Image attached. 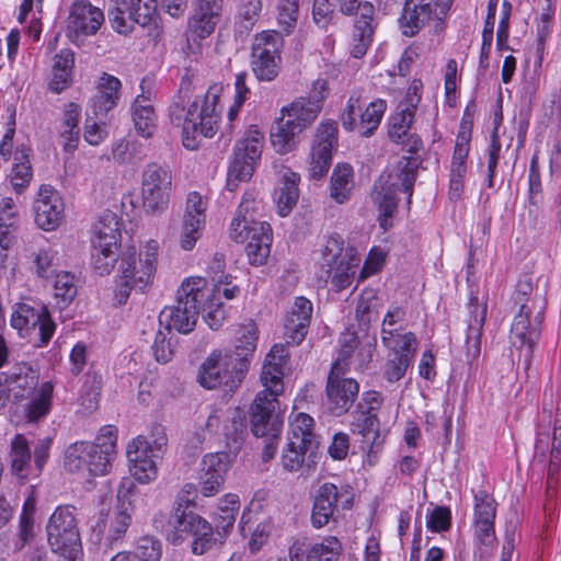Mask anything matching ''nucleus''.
<instances>
[{
  "label": "nucleus",
  "instance_id": "c9c22d12",
  "mask_svg": "<svg viewBox=\"0 0 561 561\" xmlns=\"http://www.w3.org/2000/svg\"><path fill=\"white\" fill-rule=\"evenodd\" d=\"M245 181V138H240L234 145L233 152L227 170L226 186L222 193L224 199H232L228 194H233L242 182Z\"/></svg>",
  "mask_w": 561,
  "mask_h": 561
},
{
  "label": "nucleus",
  "instance_id": "69168bd1",
  "mask_svg": "<svg viewBox=\"0 0 561 561\" xmlns=\"http://www.w3.org/2000/svg\"><path fill=\"white\" fill-rule=\"evenodd\" d=\"M264 148V135L251 126L248 129V179L254 173L260 164Z\"/></svg>",
  "mask_w": 561,
  "mask_h": 561
},
{
  "label": "nucleus",
  "instance_id": "20e7f679",
  "mask_svg": "<svg viewBox=\"0 0 561 561\" xmlns=\"http://www.w3.org/2000/svg\"><path fill=\"white\" fill-rule=\"evenodd\" d=\"M251 432L254 436L251 443L253 461L261 471L268 469L267 465L275 458L283 428V417L279 414V403L254 400L251 405Z\"/></svg>",
  "mask_w": 561,
  "mask_h": 561
},
{
  "label": "nucleus",
  "instance_id": "13d9d810",
  "mask_svg": "<svg viewBox=\"0 0 561 561\" xmlns=\"http://www.w3.org/2000/svg\"><path fill=\"white\" fill-rule=\"evenodd\" d=\"M140 500V494L135 482L130 479H124L117 490L115 512L128 513L133 518L137 502Z\"/></svg>",
  "mask_w": 561,
  "mask_h": 561
},
{
  "label": "nucleus",
  "instance_id": "4d7b16f0",
  "mask_svg": "<svg viewBox=\"0 0 561 561\" xmlns=\"http://www.w3.org/2000/svg\"><path fill=\"white\" fill-rule=\"evenodd\" d=\"M87 446L88 442H76L66 449L64 466L68 472L87 471L90 474V458L84 455L89 450Z\"/></svg>",
  "mask_w": 561,
  "mask_h": 561
},
{
  "label": "nucleus",
  "instance_id": "2eb2a0df",
  "mask_svg": "<svg viewBox=\"0 0 561 561\" xmlns=\"http://www.w3.org/2000/svg\"><path fill=\"white\" fill-rule=\"evenodd\" d=\"M159 244L149 240L137 253L135 247H127L119 254L118 274L121 278L138 282V276H148V286L152 284L158 263Z\"/></svg>",
  "mask_w": 561,
  "mask_h": 561
},
{
  "label": "nucleus",
  "instance_id": "052dcab7",
  "mask_svg": "<svg viewBox=\"0 0 561 561\" xmlns=\"http://www.w3.org/2000/svg\"><path fill=\"white\" fill-rule=\"evenodd\" d=\"M162 546L160 540L146 536L138 540L131 551H127V561H160Z\"/></svg>",
  "mask_w": 561,
  "mask_h": 561
},
{
  "label": "nucleus",
  "instance_id": "ddd939ff",
  "mask_svg": "<svg viewBox=\"0 0 561 561\" xmlns=\"http://www.w3.org/2000/svg\"><path fill=\"white\" fill-rule=\"evenodd\" d=\"M283 38L276 31H265L252 44V70L261 81H272L278 73Z\"/></svg>",
  "mask_w": 561,
  "mask_h": 561
},
{
  "label": "nucleus",
  "instance_id": "0eeeda50",
  "mask_svg": "<svg viewBox=\"0 0 561 561\" xmlns=\"http://www.w3.org/2000/svg\"><path fill=\"white\" fill-rule=\"evenodd\" d=\"M48 543L53 551L75 560L81 551V539L71 506H58L46 526Z\"/></svg>",
  "mask_w": 561,
  "mask_h": 561
},
{
  "label": "nucleus",
  "instance_id": "b1692460",
  "mask_svg": "<svg viewBox=\"0 0 561 561\" xmlns=\"http://www.w3.org/2000/svg\"><path fill=\"white\" fill-rule=\"evenodd\" d=\"M206 208L207 206L198 192L194 191L187 194L180 233V245L183 250L191 251L202 237L206 222Z\"/></svg>",
  "mask_w": 561,
  "mask_h": 561
},
{
  "label": "nucleus",
  "instance_id": "9b49d317",
  "mask_svg": "<svg viewBox=\"0 0 561 561\" xmlns=\"http://www.w3.org/2000/svg\"><path fill=\"white\" fill-rule=\"evenodd\" d=\"M172 173L168 167L157 162L147 164L142 172V206L148 214L163 213L169 205Z\"/></svg>",
  "mask_w": 561,
  "mask_h": 561
},
{
  "label": "nucleus",
  "instance_id": "39448f33",
  "mask_svg": "<svg viewBox=\"0 0 561 561\" xmlns=\"http://www.w3.org/2000/svg\"><path fill=\"white\" fill-rule=\"evenodd\" d=\"M204 278L191 277L184 280L176 291V305L165 307L159 316L160 324L165 323V329L170 332L172 329L179 333H191L197 322L198 297H204L207 291H203Z\"/></svg>",
  "mask_w": 561,
  "mask_h": 561
},
{
  "label": "nucleus",
  "instance_id": "f704fd0d",
  "mask_svg": "<svg viewBox=\"0 0 561 561\" xmlns=\"http://www.w3.org/2000/svg\"><path fill=\"white\" fill-rule=\"evenodd\" d=\"M203 291H207L204 297H198L201 308L198 314L204 313V320L211 330H218L225 320V310L220 300V288L217 285L209 287L204 278Z\"/></svg>",
  "mask_w": 561,
  "mask_h": 561
},
{
  "label": "nucleus",
  "instance_id": "bb28decb",
  "mask_svg": "<svg viewBox=\"0 0 561 561\" xmlns=\"http://www.w3.org/2000/svg\"><path fill=\"white\" fill-rule=\"evenodd\" d=\"M335 9L344 15L359 14L370 18L375 14L371 2L363 0H314L312 16L320 28H327L334 18Z\"/></svg>",
  "mask_w": 561,
  "mask_h": 561
},
{
  "label": "nucleus",
  "instance_id": "6e6d98bb",
  "mask_svg": "<svg viewBox=\"0 0 561 561\" xmlns=\"http://www.w3.org/2000/svg\"><path fill=\"white\" fill-rule=\"evenodd\" d=\"M300 133L296 131V128L294 129V126L283 117L271 133L272 146L278 153H287L296 147V137Z\"/></svg>",
  "mask_w": 561,
  "mask_h": 561
},
{
  "label": "nucleus",
  "instance_id": "58836bf2",
  "mask_svg": "<svg viewBox=\"0 0 561 561\" xmlns=\"http://www.w3.org/2000/svg\"><path fill=\"white\" fill-rule=\"evenodd\" d=\"M8 379L9 387L13 385L19 391L15 393L18 400L27 398L38 383V376L27 363H20L3 371Z\"/></svg>",
  "mask_w": 561,
  "mask_h": 561
},
{
  "label": "nucleus",
  "instance_id": "ea45409f",
  "mask_svg": "<svg viewBox=\"0 0 561 561\" xmlns=\"http://www.w3.org/2000/svg\"><path fill=\"white\" fill-rule=\"evenodd\" d=\"M224 435L228 449L225 454L237 456L245 443V411L241 407L236 408L232 416L225 424Z\"/></svg>",
  "mask_w": 561,
  "mask_h": 561
},
{
  "label": "nucleus",
  "instance_id": "c756f323",
  "mask_svg": "<svg viewBox=\"0 0 561 561\" xmlns=\"http://www.w3.org/2000/svg\"><path fill=\"white\" fill-rule=\"evenodd\" d=\"M228 462L226 454L215 453L203 457L199 484L204 496H213L221 490L228 470Z\"/></svg>",
  "mask_w": 561,
  "mask_h": 561
},
{
  "label": "nucleus",
  "instance_id": "79ce46f5",
  "mask_svg": "<svg viewBox=\"0 0 561 561\" xmlns=\"http://www.w3.org/2000/svg\"><path fill=\"white\" fill-rule=\"evenodd\" d=\"M313 419L306 413H298L290 422L287 440L293 444L302 445V447L317 449L319 440L313 432Z\"/></svg>",
  "mask_w": 561,
  "mask_h": 561
},
{
  "label": "nucleus",
  "instance_id": "4c0bfd02",
  "mask_svg": "<svg viewBox=\"0 0 561 561\" xmlns=\"http://www.w3.org/2000/svg\"><path fill=\"white\" fill-rule=\"evenodd\" d=\"M352 432L363 436V449L371 451L379 440V420L371 410L355 411Z\"/></svg>",
  "mask_w": 561,
  "mask_h": 561
},
{
  "label": "nucleus",
  "instance_id": "a18cd8bd",
  "mask_svg": "<svg viewBox=\"0 0 561 561\" xmlns=\"http://www.w3.org/2000/svg\"><path fill=\"white\" fill-rule=\"evenodd\" d=\"M477 298L471 299V319L468 325V335L466 340L467 354L476 358L480 354V339L482 335L483 324L486 318V305H473Z\"/></svg>",
  "mask_w": 561,
  "mask_h": 561
},
{
  "label": "nucleus",
  "instance_id": "7c9ffc66",
  "mask_svg": "<svg viewBox=\"0 0 561 561\" xmlns=\"http://www.w3.org/2000/svg\"><path fill=\"white\" fill-rule=\"evenodd\" d=\"M311 316V301L305 297H297L285 319L284 335L287 344L298 345L305 340Z\"/></svg>",
  "mask_w": 561,
  "mask_h": 561
},
{
  "label": "nucleus",
  "instance_id": "2f4dec72",
  "mask_svg": "<svg viewBox=\"0 0 561 561\" xmlns=\"http://www.w3.org/2000/svg\"><path fill=\"white\" fill-rule=\"evenodd\" d=\"M272 229L268 222L252 220L248 225V263L265 264L271 254Z\"/></svg>",
  "mask_w": 561,
  "mask_h": 561
},
{
  "label": "nucleus",
  "instance_id": "864d4df0",
  "mask_svg": "<svg viewBox=\"0 0 561 561\" xmlns=\"http://www.w3.org/2000/svg\"><path fill=\"white\" fill-rule=\"evenodd\" d=\"M54 386L50 381L42 383L38 396L33 398L25 409V415L30 423H35L46 416L51 409Z\"/></svg>",
  "mask_w": 561,
  "mask_h": 561
},
{
  "label": "nucleus",
  "instance_id": "a878e982",
  "mask_svg": "<svg viewBox=\"0 0 561 561\" xmlns=\"http://www.w3.org/2000/svg\"><path fill=\"white\" fill-rule=\"evenodd\" d=\"M122 98V81L104 72L96 85L95 94L89 101V111L101 124L110 118L111 113L118 105Z\"/></svg>",
  "mask_w": 561,
  "mask_h": 561
},
{
  "label": "nucleus",
  "instance_id": "4be33fe9",
  "mask_svg": "<svg viewBox=\"0 0 561 561\" xmlns=\"http://www.w3.org/2000/svg\"><path fill=\"white\" fill-rule=\"evenodd\" d=\"M34 220L45 231L55 230L65 215L64 201L51 185L43 184L33 203Z\"/></svg>",
  "mask_w": 561,
  "mask_h": 561
},
{
  "label": "nucleus",
  "instance_id": "3c124183",
  "mask_svg": "<svg viewBox=\"0 0 561 561\" xmlns=\"http://www.w3.org/2000/svg\"><path fill=\"white\" fill-rule=\"evenodd\" d=\"M206 522L187 506L174 507L170 523L175 529L178 537L182 540L190 538L196 529Z\"/></svg>",
  "mask_w": 561,
  "mask_h": 561
},
{
  "label": "nucleus",
  "instance_id": "aec40b11",
  "mask_svg": "<svg viewBox=\"0 0 561 561\" xmlns=\"http://www.w3.org/2000/svg\"><path fill=\"white\" fill-rule=\"evenodd\" d=\"M104 22L103 11L89 0H76L69 12L67 36L72 43L98 33Z\"/></svg>",
  "mask_w": 561,
  "mask_h": 561
},
{
  "label": "nucleus",
  "instance_id": "c03bdc74",
  "mask_svg": "<svg viewBox=\"0 0 561 561\" xmlns=\"http://www.w3.org/2000/svg\"><path fill=\"white\" fill-rule=\"evenodd\" d=\"M91 264L94 272L100 276L111 274L115 263H119V247L91 241Z\"/></svg>",
  "mask_w": 561,
  "mask_h": 561
},
{
  "label": "nucleus",
  "instance_id": "5701e85b",
  "mask_svg": "<svg viewBox=\"0 0 561 561\" xmlns=\"http://www.w3.org/2000/svg\"><path fill=\"white\" fill-rule=\"evenodd\" d=\"M339 504L344 510L352 506V496L347 491L340 492L333 483H323L317 491L312 513L311 523L314 527L321 528L329 524L337 510Z\"/></svg>",
  "mask_w": 561,
  "mask_h": 561
},
{
  "label": "nucleus",
  "instance_id": "774afa93",
  "mask_svg": "<svg viewBox=\"0 0 561 561\" xmlns=\"http://www.w3.org/2000/svg\"><path fill=\"white\" fill-rule=\"evenodd\" d=\"M299 15V0L278 1V24L286 34L296 27Z\"/></svg>",
  "mask_w": 561,
  "mask_h": 561
},
{
  "label": "nucleus",
  "instance_id": "5fc2aeb1",
  "mask_svg": "<svg viewBox=\"0 0 561 561\" xmlns=\"http://www.w3.org/2000/svg\"><path fill=\"white\" fill-rule=\"evenodd\" d=\"M381 307V299L377 296L375 290L365 289L356 306V318L359 324L368 325L370 322L377 321Z\"/></svg>",
  "mask_w": 561,
  "mask_h": 561
},
{
  "label": "nucleus",
  "instance_id": "a19ab883",
  "mask_svg": "<svg viewBox=\"0 0 561 561\" xmlns=\"http://www.w3.org/2000/svg\"><path fill=\"white\" fill-rule=\"evenodd\" d=\"M300 175L288 168L282 171V181L277 196V208L280 216H287L299 198L298 184Z\"/></svg>",
  "mask_w": 561,
  "mask_h": 561
},
{
  "label": "nucleus",
  "instance_id": "f03ea898",
  "mask_svg": "<svg viewBox=\"0 0 561 561\" xmlns=\"http://www.w3.org/2000/svg\"><path fill=\"white\" fill-rule=\"evenodd\" d=\"M419 163L411 157H402L394 165L386 170L375 182L371 199L378 209L379 226L387 231L392 227V217L397 213V191L408 193L411 203L413 185L417 175Z\"/></svg>",
  "mask_w": 561,
  "mask_h": 561
},
{
  "label": "nucleus",
  "instance_id": "338daca9",
  "mask_svg": "<svg viewBox=\"0 0 561 561\" xmlns=\"http://www.w3.org/2000/svg\"><path fill=\"white\" fill-rule=\"evenodd\" d=\"M192 538V552L201 556L214 548L218 538L215 537L214 527L206 520L196 531L190 535Z\"/></svg>",
  "mask_w": 561,
  "mask_h": 561
},
{
  "label": "nucleus",
  "instance_id": "09e8293b",
  "mask_svg": "<svg viewBox=\"0 0 561 561\" xmlns=\"http://www.w3.org/2000/svg\"><path fill=\"white\" fill-rule=\"evenodd\" d=\"M354 173L350 164H337L331 176V197L339 204L350 199L354 186Z\"/></svg>",
  "mask_w": 561,
  "mask_h": 561
},
{
  "label": "nucleus",
  "instance_id": "0e129e2a",
  "mask_svg": "<svg viewBox=\"0 0 561 561\" xmlns=\"http://www.w3.org/2000/svg\"><path fill=\"white\" fill-rule=\"evenodd\" d=\"M57 251L51 248L39 249L34 253L33 264L37 277L48 279L55 276L57 268Z\"/></svg>",
  "mask_w": 561,
  "mask_h": 561
},
{
  "label": "nucleus",
  "instance_id": "f8f14e48",
  "mask_svg": "<svg viewBox=\"0 0 561 561\" xmlns=\"http://www.w3.org/2000/svg\"><path fill=\"white\" fill-rule=\"evenodd\" d=\"M362 93L354 91L341 115V123L345 130H357L363 137H370L378 128L387 110L386 101L377 99L370 102L364 112L360 106Z\"/></svg>",
  "mask_w": 561,
  "mask_h": 561
},
{
  "label": "nucleus",
  "instance_id": "423d86ee",
  "mask_svg": "<svg viewBox=\"0 0 561 561\" xmlns=\"http://www.w3.org/2000/svg\"><path fill=\"white\" fill-rule=\"evenodd\" d=\"M546 307V297H536L529 305L518 307V312L514 317L510 340L514 347L524 351L526 362L529 360L534 346L540 339Z\"/></svg>",
  "mask_w": 561,
  "mask_h": 561
},
{
  "label": "nucleus",
  "instance_id": "680f3d73",
  "mask_svg": "<svg viewBox=\"0 0 561 561\" xmlns=\"http://www.w3.org/2000/svg\"><path fill=\"white\" fill-rule=\"evenodd\" d=\"M313 453L314 449L287 440L282 451L280 465L287 472H297L302 467L306 455L312 456Z\"/></svg>",
  "mask_w": 561,
  "mask_h": 561
},
{
  "label": "nucleus",
  "instance_id": "de8ad7c7",
  "mask_svg": "<svg viewBox=\"0 0 561 561\" xmlns=\"http://www.w3.org/2000/svg\"><path fill=\"white\" fill-rule=\"evenodd\" d=\"M381 342L387 348L392 351V356L409 355L410 363L414 357L417 345L416 336L412 332L400 334L381 330Z\"/></svg>",
  "mask_w": 561,
  "mask_h": 561
},
{
  "label": "nucleus",
  "instance_id": "37998d69",
  "mask_svg": "<svg viewBox=\"0 0 561 561\" xmlns=\"http://www.w3.org/2000/svg\"><path fill=\"white\" fill-rule=\"evenodd\" d=\"M31 449L23 434H16L11 442L10 459L12 472L20 479L27 480L32 474Z\"/></svg>",
  "mask_w": 561,
  "mask_h": 561
},
{
  "label": "nucleus",
  "instance_id": "f257e3e1",
  "mask_svg": "<svg viewBox=\"0 0 561 561\" xmlns=\"http://www.w3.org/2000/svg\"><path fill=\"white\" fill-rule=\"evenodd\" d=\"M205 85L204 78L192 66L183 68L178 93L168 108L170 123L182 128V145L188 150H196L202 137L213 138L222 115L220 98L222 85L214 83L204 95L193 94Z\"/></svg>",
  "mask_w": 561,
  "mask_h": 561
},
{
  "label": "nucleus",
  "instance_id": "7ed1b4c3",
  "mask_svg": "<svg viewBox=\"0 0 561 561\" xmlns=\"http://www.w3.org/2000/svg\"><path fill=\"white\" fill-rule=\"evenodd\" d=\"M245 345L239 339L233 346L214 350L201 364L197 381L205 389L234 392L245 377Z\"/></svg>",
  "mask_w": 561,
  "mask_h": 561
},
{
  "label": "nucleus",
  "instance_id": "49530a36",
  "mask_svg": "<svg viewBox=\"0 0 561 561\" xmlns=\"http://www.w3.org/2000/svg\"><path fill=\"white\" fill-rule=\"evenodd\" d=\"M121 239L122 233L118 217L112 211H106L100 217L98 224L94 225L91 241H101V243L121 247Z\"/></svg>",
  "mask_w": 561,
  "mask_h": 561
},
{
  "label": "nucleus",
  "instance_id": "cd10ccee",
  "mask_svg": "<svg viewBox=\"0 0 561 561\" xmlns=\"http://www.w3.org/2000/svg\"><path fill=\"white\" fill-rule=\"evenodd\" d=\"M127 457L130 462V473L136 481L146 484L157 479V460L161 457L152 456L146 436L139 435L127 447Z\"/></svg>",
  "mask_w": 561,
  "mask_h": 561
},
{
  "label": "nucleus",
  "instance_id": "603ef678",
  "mask_svg": "<svg viewBox=\"0 0 561 561\" xmlns=\"http://www.w3.org/2000/svg\"><path fill=\"white\" fill-rule=\"evenodd\" d=\"M112 157L118 164L136 165L146 158V152L142 144L123 138L113 145Z\"/></svg>",
  "mask_w": 561,
  "mask_h": 561
},
{
  "label": "nucleus",
  "instance_id": "6ab92c4d",
  "mask_svg": "<svg viewBox=\"0 0 561 561\" xmlns=\"http://www.w3.org/2000/svg\"><path fill=\"white\" fill-rule=\"evenodd\" d=\"M337 131L335 121H325L318 126L309 167L312 179L319 180L328 173L332 162V150L337 145Z\"/></svg>",
  "mask_w": 561,
  "mask_h": 561
},
{
  "label": "nucleus",
  "instance_id": "412c9836",
  "mask_svg": "<svg viewBox=\"0 0 561 561\" xmlns=\"http://www.w3.org/2000/svg\"><path fill=\"white\" fill-rule=\"evenodd\" d=\"M117 428L105 425L100 428L94 442H88L89 450L84 454L90 458V476H105L112 468L116 457Z\"/></svg>",
  "mask_w": 561,
  "mask_h": 561
},
{
  "label": "nucleus",
  "instance_id": "1a4fd4ad",
  "mask_svg": "<svg viewBox=\"0 0 561 561\" xmlns=\"http://www.w3.org/2000/svg\"><path fill=\"white\" fill-rule=\"evenodd\" d=\"M11 327L19 331L21 336L31 330L38 328V339L34 341L33 346L42 348L48 345L56 331V323L44 304L20 302L16 305L10 319Z\"/></svg>",
  "mask_w": 561,
  "mask_h": 561
},
{
  "label": "nucleus",
  "instance_id": "dca6fc26",
  "mask_svg": "<svg viewBox=\"0 0 561 561\" xmlns=\"http://www.w3.org/2000/svg\"><path fill=\"white\" fill-rule=\"evenodd\" d=\"M221 9L222 0H197L185 32L186 48L191 54H198L201 50L199 42L213 34L219 21Z\"/></svg>",
  "mask_w": 561,
  "mask_h": 561
},
{
  "label": "nucleus",
  "instance_id": "8fccbe9b",
  "mask_svg": "<svg viewBox=\"0 0 561 561\" xmlns=\"http://www.w3.org/2000/svg\"><path fill=\"white\" fill-rule=\"evenodd\" d=\"M373 19L374 16L363 18L359 15L355 20L351 43V55L355 58H362L373 42L375 32Z\"/></svg>",
  "mask_w": 561,
  "mask_h": 561
},
{
  "label": "nucleus",
  "instance_id": "c85d7f7f",
  "mask_svg": "<svg viewBox=\"0 0 561 561\" xmlns=\"http://www.w3.org/2000/svg\"><path fill=\"white\" fill-rule=\"evenodd\" d=\"M413 105H399V111L390 117L388 135L389 138L410 153H415L422 147L420 137L411 133V126L414 118Z\"/></svg>",
  "mask_w": 561,
  "mask_h": 561
},
{
  "label": "nucleus",
  "instance_id": "4468645a",
  "mask_svg": "<svg viewBox=\"0 0 561 561\" xmlns=\"http://www.w3.org/2000/svg\"><path fill=\"white\" fill-rule=\"evenodd\" d=\"M448 5L436 0H405L399 19L400 28L405 36H414L430 23L438 27L447 14Z\"/></svg>",
  "mask_w": 561,
  "mask_h": 561
},
{
  "label": "nucleus",
  "instance_id": "bf43d9fd",
  "mask_svg": "<svg viewBox=\"0 0 561 561\" xmlns=\"http://www.w3.org/2000/svg\"><path fill=\"white\" fill-rule=\"evenodd\" d=\"M342 545L336 537H327L321 542L314 543L307 553L306 561H339Z\"/></svg>",
  "mask_w": 561,
  "mask_h": 561
},
{
  "label": "nucleus",
  "instance_id": "72a5a7b5",
  "mask_svg": "<svg viewBox=\"0 0 561 561\" xmlns=\"http://www.w3.org/2000/svg\"><path fill=\"white\" fill-rule=\"evenodd\" d=\"M32 152V148L26 145L19 146L14 152L9 180L16 194H22L33 179V168L30 160Z\"/></svg>",
  "mask_w": 561,
  "mask_h": 561
},
{
  "label": "nucleus",
  "instance_id": "e433bc0d",
  "mask_svg": "<svg viewBox=\"0 0 561 561\" xmlns=\"http://www.w3.org/2000/svg\"><path fill=\"white\" fill-rule=\"evenodd\" d=\"M130 111L137 134L144 138H150L157 127V115L149 100L142 94L137 95L131 103Z\"/></svg>",
  "mask_w": 561,
  "mask_h": 561
},
{
  "label": "nucleus",
  "instance_id": "9d476101",
  "mask_svg": "<svg viewBox=\"0 0 561 561\" xmlns=\"http://www.w3.org/2000/svg\"><path fill=\"white\" fill-rule=\"evenodd\" d=\"M343 245L344 241L339 234L328 239L322 251V271L319 275L325 283L331 278L337 290L350 286L356 266L351 255L344 252Z\"/></svg>",
  "mask_w": 561,
  "mask_h": 561
},
{
  "label": "nucleus",
  "instance_id": "473e14b6",
  "mask_svg": "<svg viewBox=\"0 0 561 561\" xmlns=\"http://www.w3.org/2000/svg\"><path fill=\"white\" fill-rule=\"evenodd\" d=\"M75 53L62 48L54 56L53 77L48 83L49 90L56 94L71 87L73 82Z\"/></svg>",
  "mask_w": 561,
  "mask_h": 561
},
{
  "label": "nucleus",
  "instance_id": "a211bd4d",
  "mask_svg": "<svg viewBox=\"0 0 561 561\" xmlns=\"http://www.w3.org/2000/svg\"><path fill=\"white\" fill-rule=\"evenodd\" d=\"M344 373L341 359H336L332 364L325 387L329 409L336 416L345 414L352 408L359 391L357 381L345 378Z\"/></svg>",
  "mask_w": 561,
  "mask_h": 561
},
{
  "label": "nucleus",
  "instance_id": "e2e57ef3",
  "mask_svg": "<svg viewBox=\"0 0 561 561\" xmlns=\"http://www.w3.org/2000/svg\"><path fill=\"white\" fill-rule=\"evenodd\" d=\"M54 290L59 308L68 307L77 296L75 276L68 272L57 273L55 275Z\"/></svg>",
  "mask_w": 561,
  "mask_h": 561
},
{
  "label": "nucleus",
  "instance_id": "393cba45",
  "mask_svg": "<svg viewBox=\"0 0 561 561\" xmlns=\"http://www.w3.org/2000/svg\"><path fill=\"white\" fill-rule=\"evenodd\" d=\"M325 89L327 82L324 80H317L314 82L316 94L310 98H299L288 107L282 110L283 116L287 115V121L294 126V129L296 128V131L302 133L318 117L324 99L322 92Z\"/></svg>",
  "mask_w": 561,
  "mask_h": 561
},
{
  "label": "nucleus",
  "instance_id": "f3484780",
  "mask_svg": "<svg viewBox=\"0 0 561 561\" xmlns=\"http://www.w3.org/2000/svg\"><path fill=\"white\" fill-rule=\"evenodd\" d=\"M289 362V353L284 344H275L266 354L262 365L260 381L264 389L260 391L254 400L265 398L267 401L279 403L277 398L284 391L283 377Z\"/></svg>",
  "mask_w": 561,
  "mask_h": 561
},
{
  "label": "nucleus",
  "instance_id": "6e6552de",
  "mask_svg": "<svg viewBox=\"0 0 561 561\" xmlns=\"http://www.w3.org/2000/svg\"><path fill=\"white\" fill-rule=\"evenodd\" d=\"M114 5L108 12L112 28L122 35H128L135 25L142 27L156 22L158 0H112Z\"/></svg>",
  "mask_w": 561,
  "mask_h": 561
}]
</instances>
